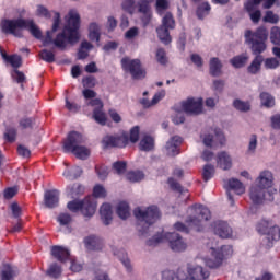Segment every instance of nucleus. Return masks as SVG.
I'll list each match as a JSON object with an SVG mask.
<instances>
[{
	"mask_svg": "<svg viewBox=\"0 0 280 280\" xmlns=\"http://www.w3.org/2000/svg\"><path fill=\"white\" fill-rule=\"evenodd\" d=\"M100 36H102V26L100 24L92 22L89 26V38L92 43H97L100 45Z\"/></svg>",
	"mask_w": 280,
	"mask_h": 280,
	"instance_id": "30",
	"label": "nucleus"
},
{
	"mask_svg": "<svg viewBox=\"0 0 280 280\" xmlns=\"http://www.w3.org/2000/svg\"><path fill=\"white\" fill-rule=\"evenodd\" d=\"M113 167L116 174H124V172H126V162H115Z\"/></svg>",
	"mask_w": 280,
	"mask_h": 280,
	"instance_id": "64",
	"label": "nucleus"
},
{
	"mask_svg": "<svg viewBox=\"0 0 280 280\" xmlns=\"http://www.w3.org/2000/svg\"><path fill=\"white\" fill-rule=\"evenodd\" d=\"M121 67L125 71H129L133 80H143L145 78V70L141 68V61L139 59L125 57L121 59Z\"/></svg>",
	"mask_w": 280,
	"mask_h": 280,
	"instance_id": "14",
	"label": "nucleus"
},
{
	"mask_svg": "<svg viewBox=\"0 0 280 280\" xmlns=\"http://www.w3.org/2000/svg\"><path fill=\"white\" fill-rule=\"evenodd\" d=\"M139 12H141L142 15V23L145 26L150 24V21H152V11L150 10V4L148 2H142L139 5Z\"/></svg>",
	"mask_w": 280,
	"mask_h": 280,
	"instance_id": "31",
	"label": "nucleus"
},
{
	"mask_svg": "<svg viewBox=\"0 0 280 280\" xmlns=\"http://www.w3.org/2000/svg\"><path fill=\"white\" fill-rule=\"evenodd\" d=\"M202 104H203L202 97H198V98L190 97L182 102V110H184L186 115H202V110H203Z\"/></svg>",
	"mask_w": 280,
	"mask_h": 280,
	"instance_id": "15",
	"label": "nucleus"
},
{
	"mask_svg": "<svg viewBox=\"0 0 280 280\" xmlns=\"http://www.w3.org/2000/svg\"><path fill=\"white\" fill-rule=\"evenodd\" d=\"M279 65H280L279 59L275 57L265 59V68L267 69H277Z\"/></svg>",
	"mask_w": 280,
	"mask_h": 280,
	"instance_id": "55",
	"label": "nucleus"
},
{
	"mask_svg": "<svg viewBox=\"0 0 280 280\" xmlns=\"http://www.w3.org/2000/svg\"><path fill=\"white\" fill-rule=\"evenodd\" d=\"M168 242L170 248L173 249L174 253H183L187 250V243L178 233H165V234H156L152 238H150L147 244L148 246H156L159 244H163Z\"/></svg>",
	"mask_w": 280,
	"mask_h": 280,
	"instance_id": "6",
	"label": "nucleus"
},
{
	"mask_svg": "<svg viewBox=\"0 0 280 280\" xmlns=\"http://www.w3.org/2000/svg\"><path fill=\"white\" fill-rule=\"evenodd\" d=\"M51 255L58 261H65L66 259H71V253L67 249V247H62V246H52Z\"/></svg>",
	"mask_w": 280,
	"mask_h": 280,
	"instance_id": "28",
	"label": "nucleus"
},
{
	"mask_svg": "<svg viewBox=\"0 0 280 280\" xmlns=\"http://www.w3.org/2000/svg\"><path fill=\"white\" fill-rule=\"evenodd\" d=\"M248 62V56L240 55L231 59V65L235 67V69H242Z\"/></svg>",
	"mask_w": 280,
	"mask_h": 280,
	"instance_id": "40",
	"label": "nucleus"
},
{
	"mask_svg": "<svg viewBox=\"0 0 280 280\" xmlns=\"http://www.w3.org/2000/svg\"><path fill=\"white\" fill-rule=\"evenodd\" d=\"M62 273V269H60V266L52 264L50 265L49 269L47 270V275L49 277H52L54 279H58V277Z\"/></svg>",
	"mask_w": 280,
	"mask_h": 280,
	"instance_id": "51",
	"label": "nucleus"
},
{
	"mask_svg": "<svg viewBox=\"0 0 280 280\" xmlns=\"http://www.w3.org/2000/svg\"><path fill=\"white\" fill-rule=\"evenodd\" d=\"M257 145H258L257 135H252L248 139V144H247V150H246L247 156L255 155V152H257Z\"/></svg>",
	"mask_w": 280,
	"mask_h": 280,
	"instance_id": "38",
	"label": "nucleus"
},
{
	"mask_svg": "<svg viewBox=\"0 0 280 280\" xmlns=\"http://www.w3.org/2000/svg\"><path fill=\"white\" fill-rule=\"evenodd\" d=\"M104 145L106 148H126L128 143H130V140L128 138V133L120 132L116 136H107L103 139Z\"/></svg>",
	"mask_w": 280,
	"mask_h": 280,
	"instance_id": "17",
	"label": "nucleus"
},
{
	"mask_svg": "<svg viewBox=\"0 0 280 280\" xmlns=\"http://www.w3.org/2000/svg\"><path fill=\"white\" fill-rule=\"evenodd\" d=\"M4 139L10 143H13V141H16V129L14 128L8 129L4 133Z\"/></svg>",
	"mask_w": 280,
	"mask_h": 280,
	"instance_id": "61",
	"label": "nucleus"
},
{
	"mask_svg": "<svg viewBox=\"0 0 280 280\" xmlns=\"http://www.w3.org/2000/svg\"><path fill=\"white\" fill-rule=\"evenodd\" d=\"M67 24L63 31L54 39V32L60 27V13L55 12L52 30L48 31L43 39L44 47L55 45L58 49H67V45H75L80 40V13L75 10H70L66 16Z\"/></svg>",
	"mask_w": 280,
	"mask_h": 280,
	"instance_id": "1",
	"label": "nucleus"
},
{
	"mask_svg": "<svg viewBox=\"0 0 280 280\" xmlns=\"http://www.w3.org/2000/svg\"><path fill=\"white\" fill-rule=\"evenodd\" d=\"M36 15L44 16V19H51V12H49V10L42 4L37 5Z\"/></svg>",
	"mask_w": 280,
	"mask_h": 280,
	"instance_id": "53",
	"label": "nucleus"
},
{
	"mask_svg": "<svg viewBox=\"0 0 280 280\" xmlns=\"http://www.w3.org/2000/svg\"><path fill=\"white\" fill-rule=\"evenodd\" d=\"M210 253L211 258H205L206 266H208V268H220L222 261L233 255V247L231 245H224L221 247L220 252L215 250V248H210Z\"/></svg>",
	"mask_w": 280,
	"mask_h": 280,
	"instance_id": "10",
	"label": "nucleus"
},
{
	"mask_svg": "<svg viewBox=\"0 0 280 280\" xmlns=\"http://www.w3.org/2000/svg\"><path fill=\"white\" fill-rule=\"evenodd\" d=\"M212 226L214 234L219 235L221 240H229L233 236V229L224 221H217Z\"/></svg>",
	"mask_w": 280,
	"mask_h": 280,
	"instance_id": "21",
	"label": "nucleus"
},
{
	"mask_svg": "<svg viewBox=\"0 0 280 280\" xmlns=\"http://www.w3.org/2000/svg\"><path fill=\"white\" fill-rule=\"evenodd\" d=\"M191 213H195L194 217H190L187 220V224L190 229H195L196 231H202L205 225L209 220H211V211L209 208L202 205H195L190 208Z\"/></svg>",
	"mask_w": 280,
	"mask_h": 280,
	"instance_id": "8",
	"label": "nucleus"
},
{
	"mask_svg": "<svg viewBox=\"0 0 280 280\" xmlns=\"http://www.w3.org/2000/svg\"><path fill=\"white\" fill-rule=\"evenodd\" d=\"M88 104L89 106H97V108H95L93 112V119H95V122L100 124L101 126H106V114L102 112V108H104L102 100L93 98Z\"/></svg>",
	"mask_w": 280,
	"mask_h": 280,
	"instance_id": "20",
	"label": "nucleus"
},
{
	"mask_svg": "<svg viewBox=\"0 0 280 280\" xmlns=\"http://www.w3.org/2000/svg\"><path fill=\"white\" fill-rule=\"evenodd\" d=\"M233 106L236 110H241V113H247V110H250V103L241 100H235L233 102Z\"/></svg>",
	"mask_w": 280,
	"mask_h": 280,
	"instance_id": "48",
	"label": "nucleus"
},
{
	"mask_svg": "<svg viewBox=\"0 0 280 280\" xmlns=\"http://www.w3.org/2000/svg\"><path fill=\"white\" fill-rule=\"evenodd\" d=\"M135 218L138 219L137 230L145 235L148 229L161 219V211L156 206H150L148 208L138 207L133 210Z\"/></svg>",
	"mask_w": 280,
	"mask_h": 280,
	"instance_id": "4",
	"label": "nucleus"
},
{
	"mask_svg": "<svg viewBox=\"0 0 280 280\" xmlns=\"http://www.w3.org/2000/svg\"><path fill=\"white\" fill-rule=\"evenodd\" d=\"M137 36H139V27H137V26H133V27L129 28L125 33V38L127 40H132V38H137Z\"/></svg>",
	"mask_w": 280,
	"mask_h": 280,
	"instance_id": "59",
	"label": "nucleus"
},
{
	"mask_svg": "<svg viewBox=\"0 0 280 280\" xmlns=\"http://www.w3.org/2000/svg\"><path fill=\"white\" fill-rule=\"evenodd\" d=\"M81 143H84V137L80 132L71 131L63 142V152H72L77 159H89L91 150L84 145H80Z\"/></svg>",
	"mask_w": 280,
	"mask_h": 280,
	"instance_id": "5",
	"label": "nucleus"
},
{
	"mask_svg": "<svg viewBox=\"0 0 280 280\" xmlns=\"http://www.w3.org/2000/svg\"><path fill=\"white\" fill-rule=\"evenodd\" d=\"M7 62H9V65H11V67H13V69H19V67H21V65H23V60L21 59V56H19V55H11Z\"/></svg>",
	"mask_w": 280,
	"mask_h": 280,
	"instance_id": "52",
	"label": "nucleus"
},
{
	"mask_svg": "<svg viewBox=\"0 0 280 280\" xmlns=\"http://www.w3.org/2000/svg\"><path fill=\"white\" fill-rule=\"evenodd\" d=\"M1 31L3 34H11L16 38L23 36V30H28L34 38L43 40V32L36 24L31 20H25L23 18L13 19V20H2L0 23Z\"/></svg>",
	"mask_w": 280,
	"mask_h": 280,
	"instance_id": "2",
	"label": "nucleus"
},
{
	"mask_svg": "<svg viewBox=\"0 0 280 280\" xmlns=\"http://www.w3.org/2000/svg\"><path fill=\"white\" fill-rule=\"evenodd\" d=\"M57 222H59L61 226H68L70 222H73V218H71V214L63 212L58 215Z\"/></svg>",
	"mask_w": 280,
	"mask_h": 280,
	"instance_id": "49",
	"label": "nucleus"
},
{
	"mask_svg": "<svg viewBox=\"0 0 280 280\" xmlns=\"http://www.w3.org/2000/svg\"><path fill=\"white\" fill-rule=\"evenodd\" d=\"M217 165L220 170H231V167H233V159L225 151L220 152L217 155Z\"/></svg>",
	"mask_w": 280,
	"mask_h": 280,
	"instance_id": "25",
	"label": "nucleus"
},
{
	"mask_svg": "<svg viewBox=\"0 0 280 280\" xmlns=\"http://www.w3.org/2000/svg\"><path fill=\"white\" fill-rule=\"evenodd\" d=\"M116 213L120 220H128L130 218V206L126 201L118 203Z\"/></svg>",
	"mask_w": 280,
	"mask_h": 280,
	"instance_id": "33",
	"label": "nucleus"
},
{
	"mask_svg": "<svg viewBox=\"0 0 280 280\" xmlns=\"http://www.w3.org/2000/svg\"><path fill=\"white\" fill-rule=\"evenodd\" d=\"M211 12V5L209 2H202L197 9L198 19H205Z\"/></svg>",
	"mask_w": 280,
	"mask_h": 280,
	"instance_id": "44",
	"label": "nucleus"
},
{
	"mask_svg": "<svg viewBox=\"0 0 280 280\" xmlns=\"http://www.w3.org/2000/svg\"><path fill=\"white\" fill-rule=\"evenodd\" d=\"M100 215L103 224L108 226L113 222V207L109 203H103L100 208Z\"/></svg>",
	"mask_w": 280,
	"mask_h": 280,
	"instance_id": "27",
	"label": "nucleus"
},
{
	"mask_svg": "<svg viewBox=\"0 0 280 280\" xmlns=\"http://www.w3.org/2000/svg\"><path fill=\"white\" fill-rule=\"evenodd\" d=\"M82 194H84V186L82 185L74 184L67 188V196H69V198H78L82 196Z\"/></svg>",
	"mask_w": 280,
	"mask_h": 280,
	"instance_id": "35",
	"label": "nucleus"
},
{
	"mask_svg": "<svg viewBox=\"0 0 280 280\" xmlns=\"http://www.w3.org/2000/svg\"><path fill=\"white\" fill-rule=\"evenodd\" d=\"M254 185L270 191V189H272V185H275V174L269 170L260 171L255 179Z\"/></svg>",
	"mask_w": 280,
	"mask_h": 280,
	"instance_id": "18",
	"label": "nucleus"
},
{
	"mask_svg": "<svg viewBox=\"0 0 280 280\" xmlns=\"http://www.w3.org/2000/svg\"><path fill=\"white\" fill-rule=\"evenodd\" d=\"M256 230L258 233H261V235H267L268 240H271V242L280 240V229L271 219H261L257 223Z\"/></svg>",
	"mask_w": 280,
	"mask_h": 280,
	"instance_id": "11",
	"label": "nucleus"
},
{
	"mask_svg": "<svg viewBox=\"0 0 280 280\" xmlns=\"http://www.w3.org/2000/svg\"><path fill=\"white\" fill-rule=\"evenodd\" d=\"M145 178V175L141 171H132L127 173V180H130V183H139Z\"/></svg>",
	"mask_w": 280,
	"mask_h": 280,
	"instance_id": "42",
	"label": "nucleus"
},
{
	"mask_svg": "<svg viewBox=\"0 0 280 280\" xmlns=\"http://www.w3.org/2000/svg\"><path fill=\"white\" fill-rule=\"evenodd\" d=\"M65 178H68V180H75V178H79V176H82V168L80 166H73L72 168H67L63 172Z\"/></svg>",
	"mask_w": 280,
	"mask_h": 280,
	"instance_id": "36",
	"label": "nucleus"
},
{
	"mask_svg": "<svg viewBox=\"0 0 280 280\" xmlns=\"http://www.w3.org/2000/svg\"><path fill=\"white\" fill-rule=\"evenodd\" d=\"M210 73L211 75H220L222 73V62L218 58L210 59Z\"/></svg>",
	"mask_w": 280,
	"mask_h": 280,
	"instance_id": "39",
	"label": "nucleus"
},
{
	"mask_svg": "<svg viewBox=\"0 0 280 280\" xmlns=\"http://www.w3.org/2000/svg\"><path fill=\"white\" fill-rule=\"evenodd\" d=\"M10 209L13 218H21V213L23 212V210L19 207V203H11Z\"/></svg>",
	"mask_w": 280,
	"mask_h": 280,
	"instance_id": "63",
	"label": "nucleus"
},
{
	"mask_svg": "<svg viewBox=\"0 0 280 280\" xmlns=\"http://www.w3.org/2000/svg\"><path fill=\"white\" fill-rule=\"evenodd\" d=\"M140 150L143 152H150L154 148V138L150 135H144L139 143Z\"/></svg>",
	"mask_w": 280,
	"mask_h": 280,
	"instance_id": "32",
	"label": "nucleus"
},
{
	"mask_svg": "<svg viewBox=\"0 0 280 280\" xmlns=\"http://www.w3.org/2000/svg\"><path fill=\"white\" fill-rule=\"evenodd\" d=\"M113 254L115 257H118L120 259L121 264L125 266L127 272H132V264L130 262V259L128 258V254H126V249H119L115 246L112 247Z\"/></svg>",
	"mask_w": 280,
	"mask_h": 280,
	"instance_id": "26",
	"label": "nucleus"
},
{
	"mask_svg": "<svg viewBox=\"0 0 280 280\" xmlns=\"http://www.w3.org/2000/svg\"><path fill=\"white\" fill-rule=\"evenodd\" d=\"M183 144V138L179 136L172 137L165 145L166 154L168 156H176L180 154V145Z\"/></svg>",
	"mask_w": 280,
	"mask_h": 280,
	"instance_id": "22",
	"label": "nucleus"
},
{
	"mask_svg": "<svg viewBox=\"0 0 280 280\" xmlns=\"http://www.w3.org/2000/svg\"><path fill=\"white\" fill-rule=\"evenodd\" d=\"M67 208L72 213L81 211L84 218H93V215H95V211H97V201L93 197H88L82 201L72 200L68 202Z\"/></svg>",
	"mask_w": 280,
	"mask_h": 280,
	"instance_id": "9",
	"label": "nucleus"
},
{
	"mask_svg": "<svg viewBox=\"0 0 280 280\" xmlns=\"http://www.w3.org/2000/svg\"><path fill=\"white\" fill-rule=\"evenodd\" d=\"M270 43H272V45H276L277 47H280V27L279 26L271 27Z\"/></svg>",
	"mask_w": 280,
	"mask_h": 280,
	"instance_id": "41",
	"label": "nucleus"
},
{
	"mask_svg": "<svg viewBox=\"0 0 280 280\" xmlns=\"http://www.w3.org/2000/svg\"><path fill=\"white\" fill-rule=\"evenodd\" d=\"M39 58L44 60V62H55L56 61V55L51 50L44 49L39 52Z\"/></svg>",
	"mask_w": 280,
	"mask_h": 280,
	"instance_id": "45",
	"label": "nucleus"
},
{
	"mask_svg": "<svg viewBox=\"0 0 280 280\" xmlns=\"http://www.w3.org/2000/svg\"><path fill=\"white\" fill-rule=\"evenodd\" d=\"M13 80L18 82V84H21V89H23V83L25 82L26 78L25 74L18 69H14L11 73Z\"/></svg>",
	"mask_w": 280,
	"mask_h": 280,
	"instance_id": "50",
	"label": "nucleus"
},
{
	"mask_svg": "<svg viewBox=\"0 0 280 280\" xmlns=\"http://www.w3.org/2000/svg\"><path fill=\"white\" fill-rule=\"evenodd\" d=\"M96 174L101 180H105V178L108 176V167L96 166Z\"/></svg>",
	"mask_w": 280,
	"mask_h": 280,
	"instance_id": "62",
	"label": "nucleus"
},
{
	"mask_svg": "<svg viewBox=\"0 0 280 280\" xmlns=\"http://www.w3.org/2000/svg\"><path fill=\"white\" fill-rule=\"evenodd\" d=\"M93 49V44L89 42H82L81 48L78 51V58L79 60H84V58H89V51Z\"/></svg>",
	"mask_w": 280,
	"mask_h": 280,
	"instance_id": "37",
	"label": "nucleus"
},
{
	"mask_svg": "<svg viewBox=\"0 0 280 280\" xmlns=\"http://www.w3.org/2000/svg\"><path fill=\"white\" fill-rule=\"evenodd\" d=\"M84 243L88 250H102L104 248V241L97 236H88Z\"/></svg>",
	"mask_w": 280,
	"mask_h": 280,
	"instance_id": "29",
	"label": "nucleus"
},
{
	"mask_svg": "<svg viewBox=\"0 0 280 280\" xmlns=\"http://www.w3.org/2000/svg\"><path fill=\"white\" fill-rule=\"evenodd\" d=\"M128 139L131 143L139 141V126L131 128Z\"/></svg>",
	"mask_w": 280,
	"mask_h": 280,
	"instance_id": "60",
	"label": "nucleus"
},
{
	"mask_svg": "<svg viewBox=\"0 0 280 280\" xmlns=\"http://www.w3.org/2000/svg\"><path fill=\"white\" fill-rule=\"evenodd\" d=\"M273 194H277V190H267L256 184L252 185L249 188V198L253 205H264L265 200L272 202V200H275Z\"/></svg>",
	"mask_w": 280,
	"mask_h": 280,
	"instance_id": "12",
	"label": "nucleus"
},
{
	"mask_svg": "<svg viewBox=\"0 0 280 280\" xmlns=\"http://www.w3.org/2000/svg\"><path fill=\"white\" fill-rule=\"evenodd\" d=\"M93 196L94 198H106V188L102 185L94 186Z\"/></svg>",
	"mask_w": 280,
	"mask_h": 280,
	"instance_id": "54",
	"label": "nucleus"
},
{
	"mask_svg": "<svg viewBox=\"0 0 280 280\" xmlns=\"http://www.w3.org/2000/svg\"><path fill=\"white\" fill-rule=\"evenodd\" d=\"M261 62H264V57L261 55L256 56L247 68L248 73L253 75L259 73V71H261Z\"/></svg>",
	"mask_w": 280,
	"mask_h": 280,
	"instance_id": "34",
	"label": "nucleus"
},
{
	"mask_svg": "<svg viewBox=\"0 0 280 280\" xmlns=\"http://www.w3.org/2000/svg\"><path fill=\"white\" fill-rule=\"evenodd\" d=\"M213 174H215V167L213 165L207 164L206 166H203L202 176L206 183L213 178Z\"/></svg>",
	"mask_w": 280,
	"mask_h": 280,
	"instance_id": "47",
	"label": "nucleus"
},
{
	"mask_svg": "<svg viewBox=\"0 0 280 280\" xmlns=\"http://www.w3.org/2000/svg\"><path fill=\"white\" fill-rule=\"evenodd\" d=\"M226 189H228V197L232 206L235 205V201L233 200V195H231V191H234L237 196H242V194H246V187L237 178L229 179L226 183Z\"/></svg>",
	"mask_w": 280,
	"mask_h": 280,
	"instance_id": "19",
	"label": "nucleus"
},
{
	"mask_svg": "<svg viewBox=\"0 0 280 280\" xmlns=\"http://www.w3.org/2000/svg\"><path fill=\"white\" fill-rule=\"evenodd\" d=\"M44 202L48 209L58 207V202H60V192L58 190H47L44 195Z\"/></svg>",
	"mask_w": 280,
	"mask_h": 280,
	"instance_id": "24",
	"label": "nucleus"
},
{
	"mask_svg": "<svg viewBox=\"0 0 280 280\" xmlns=\"http://www.w3.org/2000/svg\"><path fill=\"white\" fill-rule=\"evenodd\" d=\"M187 273L183 270H178L177 272L173 271H164L162 277L165 280H208L209 271L202 268L200 265V259H197L192 262H188L186 266ZM188 275V276H187Z\"/></svg>",
	"mask_w": 280,
	"mask_h": 280,
	"instance_id": "3",
	"label": "nucleus"
},
{
	"mask_svg": "<svg viewBox=\"0 0 280 280\" xmlns=\"http://www.w3.org/2000/svg\"><path fill=\"white\" fill-rule=\"evenodd\" d=\"M156 61L160 65H167V55L165 54V50H163V48L158 49Z\"/></svg>",
	"mask_w": 280,
	"mask_h": 280,
	"instance_id": "57",
	"label": "nucleus"
},
{
	"mask_svg": "<svg viewBox=\"0 0 280 280\" xmlns=\"http://www.w3.org/2000/svg\"><path fill=\"white\" fill-rule=\"evenodd\" d=\"M261 1L262 0H249L247 3H245V9L247 10L249 19L253 21V23H259L261 20V11L257 9V5H259Z\"/></svg>",
	"mask_w": 280,
	"mask_h": 280,
	"instance_id": "23",
	"label": "nucleus"
},
{
	"mask_svg": "<svg viewBox=\"0 0 280 280\" xmlns=\"http://www.w3.org/2000/svg\"><path fill=\"white\" fill-rule=\"evenodd\" d=\"M246 43L252 45V51L255 56H260L266 51V40H268V30L260 26L256 32L246 31L245 32Z\"/></svg>",
	"mask_w": 280,
	"mask_h": 280,
	"instance_id": "7",
	"label": "nucleus"
},
{
	"mask_svg": "<svg viewBox=\"0 0 280 280\" xmlns=\"http://www.w3.org/2000/svg\"><path fill=\"white\" fill-rule=\"evenodd\" d=\"M202 143L207 148H215V145H224L226 139L222 130L218 129L214 131V135L211 132H206L201 135Z\"/></svg>",
	"mask_w": 280,
	"mask_h": 280,
	"instance_id": "16",
	"label": "nucleus"
},
{
	"mask_svg": "<svg viewBox=\"0 0 280 280\" xmlns=\"http://www.w3.org/2000/svg\"><path fill=\"white\" fill-rule=\"evenodd\" d=\"M170 8V2L167 0H156V10L158 13L163 14V11L167 10Z\"/></svg>",
	"mask_w": 280,
	"mask_h": 280,
	"instance_id": "58",
	"label": "nucleus"
},
{
	"mask_svg": "<svg viewBox=\"0 0 280 280\" xmlns=\"http://www.w3.org/2000/svg\"><path fill=\"white\" fill-rule=\"evenodd\" d=\"M260 102L262 106H266L267 108H271V106H275V97L266 92L260 94Z\"/></svg>",
	"mask_w": 280,
	"mask_h": 280,
	"instance_id": "46",
	"label": "nucleus"
},
{
	"mask_svg": "<svg viewBox=\"0 0 280 280\" xmlns=\"http://www.w3.org/2000/svg\"><path fill=\"white\" fill-rule=\"evenodd\" d=\"M174 27H176L174 15L167 12L162 19V25L156 30L161 43H164V45H170V43H172L170 30H174Z\"/></svg>",
	"mask_w": 280,
	"mask_h": 280,
	"instance_id": "13",
	"label": "nucleus"
},
{
	"mask_svg": "<svg viewBox=\"0 0 280 280\" xmlns=\"http://www.w3.org/2000/svg\"><path fill=\"white\" fill-rule=\"evenodd\" d=\"M264 21L265 23L277 24L279 21V15L275 14L272 11H267Z\"/></svg>",
	"mask_w": 280,
	"mask_h": 280,
	"instance_id": "56",
	"label": "nucleus"
},
{
	"mask_svg": "<svg viewBox=\"0 0 280 280\" xmlns=\"http://www.w3.org/2000/svg\"><path fill=\"white\" fill-rule=\"evenodd\" d=\"M14 279V269L10 265H3L1 269V280Z\"/></svg>",
	"mask_w": 280,
	"mask_h": 280,
	"instance_id": "43",
	"label": "nucleus"
}]
</instances>
